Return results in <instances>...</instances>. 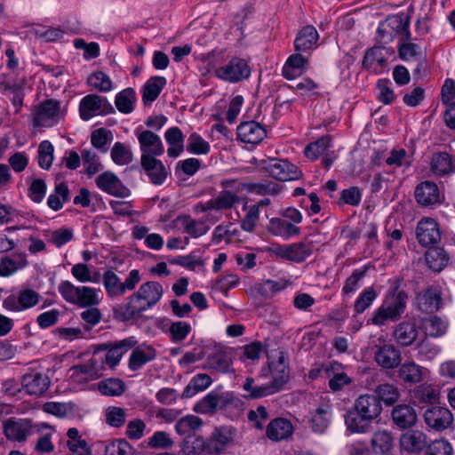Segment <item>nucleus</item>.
Returning <instances> with one entry per match:
<instances>
[{
  "label": "nucleus",
  "instance_id": "1",
  "mask_svg": "<svg viewBox=\"0 0 455 455\" xmlns=\"http://www.w3.org/2000/svg\"><path fill=\"white\" fill-rule=\"evenodd\" d=\"M163 293L164 290L159 283L155 281L147 282L141 284L139 290L128 298L127 303L114 307V315L124 322L139 318L142 312L152 307L160 300Z\"/></svg>",
  "mask_w": 455,
  "mask_h": 455
},
{
  "label": "nucleus",
  "instance_id": "2",
  "mask_svg": "<svg viewBox=\"0 0 455 455\" xmlns=\"http://www.w3.org/2000/svg\"><path fill=\"white\" fill-rule=\"evenodd\" d=\"M408 296L404 291H397L387 296L382 305L376 310L372 323L381 326L387 321H396L403 314Z\"/></svg>",
  "mask_w": 455,
  "mask_h": 455
},
{
  "label": "nucleus",
  "instance_id": "3",
  "mask_svg": "<svg viewBox=\"0 0 455 455\" xmlns=\"http://www.w3.org/2000/svg\"><path fill=\"white\" fill-rule=\"evenodd\" d=\"M58 290L67 302L81 307H94L100 302L98 291L89 286H75L69 281H62Z\"/></svg>",
  "mask_w": 455,
  "mask_h": 455
},
{
  "label": "nucleus",
  "instance_id": "4",
  "mask_svg": "<svg viewBox=\"0 0 455 455\" xmlns=\"http://www.w3.org/2000/svg\"><path fill=\"white\" fill-rule=\"evenodd\" d=\"M270 374L272 381L265 387L267 393L273 395L281 391L290 379L288 358L283 352H279L275 360L268 363L267 367L262 368L261 375L267 377Z\"/></svg>",
  "mask_w": 455,
  "mask_h": 455
},
{
  "label": "nucleus",
  "instance_id": "5",
  "mask_svg": "<svg viewBox=\"0 0 455 455\" xmlns=\"http://www.w3.org/2000/svg\"><path fill=\"white\" fill-rule=\"evenodd\" d=\"M102 282L108 297L123 296L127 291H132L140 282L139 270L132 269L124 282L112 270H107L102 275Z\"/></svg>",
  "mask_w": 455,
  "mask_h": 455
},
{
  "label": "nucleus",
  "instance_id": "6",
  "mask_svg": "<svg viewBox=\"0 0 455 455\" xmlns=\"http://www.w3.org/2000/svg\"><path fill=\"white\" fill-rule=\"evenodd\" d=\"M259 166L271 177L280 181L299 180L302 176L301 171L296 165L283 159H262Z\"/></svg>",
  "mask_w": 455,
  "mask_h": 455
},
{
  "label": "nucleus",
  "instance_id": "7",
  "mask_svg": "<svg viewBox=\"0 0 455 455\" xmlns=\"http://www.w3.org/2000/svg\"><path fill=\"white\" fill-rule=\"evenodd\" d=\"M79 112L83 120H89L95 115L114 113L115 109L106 98L89 94L81 100Z\"/></svg>",
  "mask_w": 455,
  "mask_h": 455
},
{
  "label": "nucleus",
  "instance_id": "8",
  "mask_svg": "<svg viewBox=\"0 0 455 455\" xmlns=\"http://www.w3.org/2000/svg\"><path fill=\"white\" fill-rule=\"evenodd\" d=\"M272 255L282 259L301 263L312 253V245L306 243H295L288 245H275L270 249Z\"/></svg>",
  "mask_w": 455,
  "mask_h": 455
},
{
  "label": "nucleus",
  "instance_id": "9",
  "mask_svg": "<svg viewBox=\"0 0 455 455\" xmlns=\"http://www.w3.org/2000/svg\"><path fill=\"white\" fill-rule=\"evenodd\" d=\"M235 180H228L221 182L223 190L219 195L209 200L208 208H214V210H229L236 204H239L241 198L239 196V188H235Z\"/></svg>",
  "mask_w": 455,
  "mask_h": 455
},
{
  "label": "nucleus",
  "instance_id": "10",
  "mask_svg": "<svg viewBox=\"0 0 455 455\" xmlns=\"http://www.w3.org/2000/svg\"><path fill=\"white\" fill-rule=\"evenodd\" d=\"M251 69L247 62L240 58H233L228 64L215 69V75L221 80L237 83L249 77Z\"/></svg>",
  "mask_w": 455,
  "mask_h": 455
},
{
  "label": "nucleus",
  "instance_id": "11",
  "mask_svg": "<svg viewBox=\"0 0 455 455\" xmlns=\"http://www.w3.org/2000/svg\"><path fill=\"white\" fill-rule=\"evenodd\" d=\"M416 238L423 247H434L441 241L438 223L432 218H424L417 224Z\"/></svg>",
  "mask_w": 455,
  "mask_h": 455
},
{
  "label": "nucleus",
  "instance_id": "12",
  "mask_svg": "<svg viewBox=\"0 0 455 455\" xmlns=\"http://www.w3.org/2000/svg\"><path fill=\"white\" fill-rule=\"evenodd\" d=\"M427 427L435 431H443L449 428L453 422L451 411L445 407L433 406L427 408L423 413Z\"/></svg>",
  "mask_w": 455,
  "mask_h": 455
},
{
  "label": "nucleus",
  "instance_id": "13",
  "mask_svg": "<svg viewBox=\"0 0 455 455\" xmlns=\"http://www.w3.org/2000/svg\"><path fill=\"white\" fill-rule=\"evenodd\" d=\"M74 374L82 380L89 381L100 378L105 370L104 358L100 350L94 352L92 358L84 364L72 368Z\"/></svg>",
  "mask_w": 455,
  "mask_h": 455
},
{
  "label": "nucleus",
  "instance_id": "14",
  "mask_svg": "<svg viewBox=\"0 0 455 455\" xmlns=\"http://www.w3.org/2000/svg\"><path fill=\"white\" fill-rule=\"evenodd\" d=\"M60 114V103L54 100H47L41 103L33 113L35 126L51 127L54 125Z\"/></svg>",
  "mask_w": 455,
  "mask_h": 455
},
{
  "label": "nucleus",
  "instance_id": "15",
  "mask_svg": "<svg viewBox=\"0 0 455 455\" xmlns=\"http://www.w3.org/2000/svg\"><path fill=\"white\" fill-rule=\"evenodd\" d=\"M137 341L133 337L120 340L111 345H101L100 350L104 358V364L114 368L122 358L123 355L133 347Z\"/></svg>",
  "mask_w": 455,
  "mask_h": 455
},
{
  "label": "nucleus",
  "instance_id": "16",
  "mask_svg": "<svg viewBox=\"0 0 455 455\" xmlns=\"http://www.w3.org/2000/svg\"><path fill=\"white\" fill-rule=\"evenodd\" d=\"M141 156L156 157L164 152L161 138L150 130L136 131Z\"/></svg>",
  "mask_w": 455,
  "mask_h": 455
},
{
  "label": "nucleus",
  "instance_id": "17",
  "mask_svg": "<svg viewBox=\"0 0 455 455\" xmlns=\"http://www.w3.org/2000/svg\"><path fill=\"white\" fill-rule=\"evenodd\" d=\"M388 49L375 46L369 49L363 57V66L365 69L375 74H380L387 69Z\"/></svg>",
  "mask_w": 455,
  "mask_h": 455
},
{
  "label": "nucleus",
  "instance_id": "18",
  "mask_svg": "<svg viewBox=\"0 0 455 455\" xmlns=\"http://www.w3.org/2000/svg\"><path fill=\"white\" fill-rule=\"evenodd\" d=\"M374 359L380 367L392 370L401 364L402 353L395 346L384 344L377 347L374 353Z\"/></svg>",
  "mask_w": 455,
  "mask_h": 455
},
{
  "label": "nucleus",
  "instance_id": "19",
  "mask_svg": "<svg viewBox=\"0 0 455 455\" xmlns=\"http://www.w3.org/2000/svg\"><path fill=\"white\" fill-rule=\"evenodd\" d=\"M409 26L410 18L408 16L394 15L379 25V32H388V28H390L394 36H398L401 42H408L411 39Z\"/></svg>",
  "mask_w": 455,
  "mask_h": 455
},
{
  "label": "nucleus",
  "instance_id": "20",
  "mask_svg": "<svg viewBox=\"0 0 455 455\" xmlns=\"http://www.w3.org/2000/svg\"><path fill=\"white\" fill-rule=\"evenodd\" d=\"M95 182L100 189L109 195L119 197H125L129 195V190L113 172L101 173L96 178Z\"/></svg>",
  "mask_w": 455,
  "mask_h": 455
},
{
  "label": "nucleus",
  "instance_id": "21",
  "mask_svg": "<svg viewBox=\"0 0 455 455\" xmlns=\"http://www.w3.org/2000/svg\"><path fill=\"white\" fill-rule=\"evenodd\" d=\"M353 407L371 421L376 419L382 411V405L379 398L371 394L361 395L355 401Z\"/></svg>",
  "mask_w": 455,
  "mask_h": 455
},
{
  "label": "nucleus",
  "instance_id": "22",
  "mask_svg": "<svg viewBox=\"0 0 455 455\" xmlns=\"http://www.w3.org/2000/svg\"><path fill=\"white\" fill-rule=\"evenodd\" d=\"M415 199L422 206H433L441 204V196L437 185L432 181H424L415 189Z\"/></svg>",
  "mask_w": 455,
  "mask_h": 455
},
{
  "label": "nucleus",
  "instance_id": "23",
  "mask_svg": "<svg viewBox=\"0 0 455 455\" xmlns=\"http://www.w3.org/2000/svg\"><path fill=\"white\" fill-rule=\"evenodd\" d=\"M49 385V378L41 372L31 371L22 378V387L30 395H43L48 389Z\"/></svg>",
  "mask_w": 455,
  "mask_h": 455
},
{
  "label": "nucleus",
  "instance_id": "24",
  "mask_svg": "<svg viewBox=\"0 0 455 455\" xmlns=\"http://www.w3.org/2000/svg\"><path fill=\"white\" fill-rule=\"evenodd\" d=\"M32 425L28 419H9L4 425L5 436L13 441L23 442L32 433Z\"/></svg>",
  "mask_w": 455,
  "mask_h": 455
},
{
  "label": "nucleus",
  "instance_id": "25",
  "mask_svg": "<svg viewBox=\"0 0 455 455\" xmlns=\"http://www.w3.org/2000/svg\"><path fill=\"white\" fill-rule=\"evenodd\" d=\"M140 164L155 185H161L166 180L168 172L163 163L156 157L141 156Z\"/></svg>",
  "mask_w": 455,
  "mask_h": 455
},
{
  "label": "nucleus",
  "instance_id": "26",
  "mask_svg": "<svg viewBox=\"0 0 455 455\" xmlns=\"http://www.w3.org/2000/svg\"><path fill=\"white\" fill-rule=\"evenodd\" d=\"M266 135L264 127L255 121L243 122L237 127V136L245 143L258 144Z\"/></svg>",
  "mask_w": 455,
  "mask_h": 455
},
{
  "label": "nucleus",
  "instance_id": "27",
  "mask_svg": "<svg viewBox=\"0 0 455 455\" xmlns=\"http://www.w3.org/2000/svg\"><path fill=\"white\" fill-rule=\"evenodd\" d=\"M418 334L415 323L403 321L395 327L392 337L400 346L409 347L417 339Z\"/></svg>",
  "mask_w": 455,
  "mask_h": 455
},
{
  "label": "nucleus",
  "instance_id": "28",
  "mask_svg": "<svg viewBox=\"0 0 455 455\" xmlns=\"http://www.w3.org/2000/svg\"><path fill=\"white\" fill-rule=\"evenodd\" d=\"M442 303L441 294L435 288L429 287L417 295V304L419 310L432 314L436 312Z\"/></svg>",
  "mask_w": 455,
  "mask_h": 455
},
{
  "label": "nucleus",
  "instance_id": "29",
  "mask_svg": "<svg viewBox=\"0 0 455 455\" xmlns=\"http://www.w3.org/2000/svg\"><path fill=\"white\" fill-rule=\"evenodd\" d=\"M231 442L232 436L228 429L224 427L215 429L206 442V452L210 455H220Z\"/></svg>",
  "mask_w": 455,
  "mask_h": 455
},
{
  "label": "nucleus",
  "instance_id": "30",
  "mask_svg": "<svg viewBox=\"0 0 455 455\" xmlns=\"http://www.w3.org/2000/svg\"><path fill=\"white\" fill-rule=\"evenodd\" d=\"M293 433V427L290 420L284 418H276L271 420L267 427V436L275 442L290 437Z\"/></svg>",
  "mask_w": 455,
  "mask_h": 455
},
{
  "label": "nucleus",
  "instance_id": "31",
  "mask_svg": "<svg viewBox=\"0 0 455 455\" xmlns=\"http://www.w3.org/2000/svg\"><path fill=\"white\" fill-rule=\"evenodd\" d=\"M340 368L341 366L338 363L323 367V371L329 378V387L333 392L342 390L345 386L352 382V379Z\"/></svg>",
  "mask_w": 455,
  "mask_h": 455
},
{
  "label": "nucleus",
  "instance_id": "32",
  "mask_svg": "<svg viewBox=\"0 0 455 455\" xmlns=\"http://www.w3.org/2000/svg\"><path fill=\"white\" fill-rule=\"evenodd\" d=\"M399 366L398 377L405 384L414 385L423 380L424 368L413 361L405 362Z\"/></svg>",
  "mask_w": 455,
  "mask_h": 455
},
{
  "label": "nucleus",
  "instance_id": "33",
  "mask_svg": "<svg viewBox=\"0 0 455 455\" xmlns=\"http://www.w3.org/2000/svg\"><path fill=\"white\" fill-rule=\"evenodd\" d=\"M371 422V419L360 414L354 407L345 414V424L350 433H366L370 430Z\"/></svg>",
  "mask_w": 455,
  "mask_h": 455
},
{
  "label": "nucleus",
  "instance_id": "34",
  "mask_svg": "<svg viewBox=\"0 0 455 455\" xmlns=\"http://www.w3.org/2000/svg\"><path fill=\"white\" fill-rule=\"evenodd\" d=\"M400 444L407 451L419 452L427 447V435L418 430L408 431L402 435Z\"/></svg>",
  "mask_w": 455,
  "mask_h": 455
},
{
  "label": "nucleus",
  "instance_id": "35",
  "mask_svg": "<svg viewBox=\"0 0 455 455\" xmlns=\"http://www.w3.org/2000/svg\"><path fill=\"white\" fill-rule=\"evenodd\" d=\"M392 419L400 428H407L417 421L415 410L407 404L396 405L392 411Z\"/></svg>",
  "mask_w": 455,
  "mask_h": 455
},
{
  "label": "nucleus",
  "instance_id": "36",
  "mask_svg": "<svg viewBox=\"0 0 455 455\" xmlns=\"http://www.w3.org/2000/svg\"><path fill=\"white\" fill-rule=\"evenodd\" d=\"M431 170L438 176L450 174L455 171L451 156L446 152L435 153L431 159Z\"/></svg>",
  "mask_w": 455,
  "mask_h": 455
},
{
  "label": "nucleus",
  "instance_id": "37",
  "mask_svg": "<svg viewBox=\"0 0 455 455\" xmlns=\"http://www.w3.org/2000/svg\"><path fill=\"white\" fill-rule=\"evenodd\" d=\"M204 368L220 372H229L232 371L231 357L226 351H216L207 357Z\"/></svg>",
  "mask_w": 455,
  "mask_h": 455
},
{
  "label": "nucleus",
  "instance_id": "38",
  "mask_svg": "<svg viewBox=\"0 0 455 455\" xmlns=\"http://www.w3.org/2000/svg\"><path fill=\"white\" fill-rule=\"evenodd\" d=\"M319 36L313 26L304 27L298 34L294 46L297 52H305L311 49L318 41Z\"/></svg>",
  "mask_w": 455,
  "mask_h": 455
},
{
  "label": "nucleus",
  "instance_id": "39",
  "mask_svg": "<svg viewBox=\"0 0 455 455\" xmlns=\"http://www.w3.org/2000/svg\"><path fill=\"white\" fill-rule=\"evenodd\" d=\"M156 351L150 347H136L132 350L129 359V368L132 371L140 369L147 363L154 360Z\"/></svg>",
  "mask_w": 455,
  "mask_h": 455
},
{
  "label": "nucleus",
  "instance_id": "40",
  "mask_svg": "<svg viewBox=\"0 0 455 455\" xmlns=\"http://www.w3.org/2000/svg\"><path fill=\"white\" fill-rule=\"evenodd\" d=\"M426 263L430 269L440 272L449 261V256L443 248L430 247L425 254Z\"/></svg>",
  "mask_w": 455,
  "mask_h": 455
},
{
  "label": "nucleus",
  "instance_id": "41",
  "mask_svg": "<svg viewBox=\"0 0 455 455\" xmlns=\"http://www.w3.org/2000/svg\"><path fill=\"white\" fill-rule=\"evenodd\" d=\"M165 84L166 79L164 76H153L149 78L143 87V102L147 104L156 100Z\"/></svg>",
  "mask_w": 455,
  "mask_h": 455
},
{
  "label": "nucleus",
  "instance_id": "42",
  "mask_svg": "<svg viewBox=\"0 0 455 455\" xmlns=\"http://www.w3.org/2000/svg\"><path fill=\"white\" fill-rule=\"evenodd\" d=\"M371 443L375 452L388 454L394 447V438L387 430L378 431L372 435Z\"/></svg>",
  "mask_w": 455,
  "mask_h": 455
},
{
  "label": "nucleus",
  "instance_id": "43",
  "mask_svg": "<svg viewBox=\"0 0 455 455\" xmlns=\"http://www.w3.org/2000/svg\"><path fill=\"white\" fill-rule=\"evenodd\" d=\"M28 264L26 254L14 253L11 257L2 258V276H9Z\"/></svg>",
  "mask_w": 455,
  "mask_h": 455
},
{
  "label": "nucleus",
  "instance_id": "44",
  "mask_svg": "<svg viewBox=\"0 0 455 455\" xmlns=\"http://www.w3.org/2000/svg\"><path fill=\"white\" fill-rule=\"evenodd\" d=\"M375 395L387 406L393 405L400 397L397 387L393 384L384 383L379 385L375 389Z\"/></svg>",
  "mask_w": 455,
  "mask_h": 455
},
{
  "label": "nucleus",
  "instance_id": "45",
  "mask_svg": "<svg viewBox=\"0 0 455 455\" xmlns=\"http://www.w3.org/2000/svg\"><path fill=\"white\" fill-rule=\"evenodd\" d=\"M270 230L275 235L284 238H290L299 233V228L295 225L282 219H272L270 220Z\"/></svg>",
  "mask_w": 455,
  "mask_h": 455
},
{
  "label": "nucleus",
  "instance_id": "46",
  "mask_svg": "<svg viewBox=\"0 0 455 455\" xmlns=\"http://www.w3.org/2000/svg\"><path fill=\"white\" fill-rule=\"evenodd\" d=\"M181 451L185 455H200L206 451V442L201 436L188 435L181 443Z\"/></svg>",
  "mask_w": 455,
  "mask_h": 455
},
{
  "label": "nucleus",
  "instance_id": "47",
  "mask_svg": "<svg viewBox=\"0 0 455 455\" xmlns=\"http://www.w3.org/2000/svg\"><path fill=\"white\" fill-rule=\"evenodd\" d=\"M4 95L8 99L12 105V112L17 114L22 104L24 99V92L22 84H17L13 85L6 84L4 89Z\"/></svg>",
  "mask_w": 455,
  "mask_h": 455
},
{
  "label": "nucleus",
  "instance_id": "48",
  "mask_svg": "<svg viewBox=\"0 0 455 455\" xmlns=\"http://www.w3.org/2000/svg\"><path fill=\"white\" fill-rule=\"evenodd\" d=\"M136 100V93L132 88H127L120 92L116 96V108L124 114L131 113L133 110V104Z\"/></svg>",
  "mask_w": 455,
  "mask_h": 455
},
{
  "label": "nucleus",
  "instance_id": "49",
  "mask_svg": "<svg viewBox=\"0 0 455 455\" xmlns=\"http://www.w3.org/2000/svg\"><path fill=\"white\" fill-rule=\"evenodd\" d=\"M54 191V194L49 196L47 204L51 209L59 211L63 203L69 200V190L64 182H60L56 185Z\"/></svg>",
  "mask_w": 455,
  "mask_h": 455
},
{
  "label": "nucleus",
  "instance_id": "50",
  "mask_svg": "<svg viewBox=\"0 0 455 455\" xmlns=\"http://www.w3.org/2000/svg\"><path fill=\"white\" fill-rule=\"evenodd\" d=\"M112 132L106 128L94 130L91 134L92 145L102 153L108 151V145L112 141Z\"/></svg>",
  "mask_w": 455,
  "mask_h": 455
},
{
  "label": "nucleus",
  "instance_id": "51",
  "mask_svg": "<svg viewBox=\"0 0 455 455\" xmlns=\"http://www.w3.org/2000/svg\"><path fill=\"white\" fill-rule=\"evenodd\" d=\"M81 157L84 172L88 176H92L101 170L102 166L100 158L94 151L83 149L81 151Z\"/></svg>",
  "mask_w": 455,
  "mask_h": 455
},
{
  "label": "nucleus",
  "instance_id": "52",
  "mask_svg": "<svg viewBox=\"0 0 455 455\" xmlns=\"http://www.w3.org/2000/svg\"><path fill=\"white\" fill-rule=\"evenodd\" d=\"M113 162L118 165L128 164L132 161V153L129 147L122 142H116L110 152Z\"/></svg>",
  "mask_w": 455,
  "mask_h": 455
},
{
  "label": "nucleus",
  "instance_id": "53",
  "mask_svg": "<svg viewBox=\"0 0 455 455\" xmlns=\"http://www.w3.org/2000/svg\"><path fill=\"white\" fill-rule=\"evenodd\" d=\"M203 425L202 419L195 415H188L181 418L175 425L180 435H189L191 432L199 429Z\"/></svg>",
  "mask_w": 455,
  "mask_h": 455
},
{
  "label": "nucleus",
  "instance_id": "54",
  "mask_svg": "<svg viewBox=\"0 0 455 455\" xmlns=\"http://www.w3.org/2000/svg\"><path fill=\"white\" fill-rule=\"evenodd\" d=\"M331 138L323 136L316 141L310 143L305 148V155L307 158L315 160L330 147Z\"/></svg>",
  "mask_w": 455,
  "mask_h": 455
},
{
  "label": "nucleus",
  "instance_id": "55",
  "mask_svg": "<svg viewBox=\"0 0 455 455\" xmlns=\"http://www.w3.org/2000/svg\"><path fill=\"white\" fill-rule=\"evenodd\" d=\"M87 83L100 92H109L112 89V82L109 76L102 71H97L90 75Z\"/></svg>",
  "mask_w": 455,
  "mask_h": 455
},
{
  "label": "nucleus",
  "instance_id": "56",
  "mask_svg": "<svg viewBox=\"0 0 455 455\" xmlns=\"http://www.w3.org/2000/svg\"><path fill=\"white\" fill-rule=\"evenodd\" d=\"M181 224L185 228V231L192 235L193 237H198L206 234L209 230V227L202 221H196L190 216H184L181 218Z\"/></svg>",
  "mask_w": 455,
  "mask_h": 455
},
{
  "label": "nucleus",
  "instance_id": "57",
  "mask_svg": "<svg viewBox=\"0 0 455 455\" xmlns=\"http://www.w3.org/2000/svg\"><path fill=\"white\" fill-rule=\"evenodd\" d=\"M133 447L125 440L112 441L105 447V455H133Z\"/></svg>",
  "mask_w": 455,
  "mask_h": 455
},
{
  "label": "nucleus",
  "instance_id": "58",
  "mask_svg": "<svg viewBox=\"0 0 455 455\" xmlns=\"http://www.w3.org/2000/svg\"><path fill=\"white\" fill-rule=\"evenodd\" d=\"M377 298V292L373 287H368L360 293L356 299L354 309L357 314L364 312Z\"/></svg>",
  "mask_w": 455,
  "mask_h": 455
},
{
  "label": "nucleus",
  "instance_id": "59",
  "mask_svg": "<svg viewBox=\"0 0 455 455\" xmlns=\"http://www.w3.org/2000/svg\"><path fill=\"white\" fill-rule=\"evenodd\" d=\"M99 390L105 395H120L124 391V384L119 379H108L99 383Z\"/></svg>",
  "mask_w": 455,
  "mask_h": 455
},
{
  "label": "nucleus",
  "instance_id": "60",
  "mask_svg": "<svg viewBox=\"0 0 455 455\" xmlns=\"http://www.w3.org/2000/svg\"><path fill=\"white\" fill-rule=\"evenodd\" d=\"M327 411L323 408L315 410L310 420L312 431L315 434H323L329 426L330 419L326 416Z\"/></svg>",
  "mask_w": 455,
  "mask_h": 455
},
{
  "label": "nucleus",
  "instance_id": "61",
  "mask_svg": "<svg viewBox=\"0 0 455 455\" xmlns=\"http://www.w3.org/2000/svg\"><path fill=\"white\" fill-rule=\"evenodd\" d=\"M53 146L48 140L40 143L38 148V164L43 169H49L53 160Z\"/></svg>",
  "mask_w": 455,
  "mask_h": 455
},
{
  "label": "nucleus",
  "instance_id": "62",
  "mask_svg": "<svg viewBox=\"0 0 455 455\" xmlns=\"http://www.w3.org/2000/svg\"><path fill=\"white\" fill-rule=\"evenodd\" d=\"M426 333L432 337L442 336L446 330L444 323L437 316H429L423 321Z\"/></svg>",
  "mask_w": 455,
  "mask_h": 455
},
{
  "label": "nucleus",
  "instance_id": "63",
  "mask_svg": "<svg viewBox=\"0 0 455 455\" xmlns=\"http://www.w3.org/2000/svg\"><path fill=\"white\" fill-rule=\"evenodd\" d=\"M106 422L113 427H120L125 423L126 413L123 408L111 406L106 410Z\"/></svg>",
  "mask_w": 455,
  "mask_h": 455
},
{
  "label": "nucleus",
  "instance_id": "64",
  "mask_svg": "<svg viewBox=\"0 0 455 455\" xmlns=\"http://www.w3.org/2000/svg\"><path fill=\"white\" fill-rule=\"evenodd\" d=\"M452 451L451 443L444 439H440L434 441L427 446L426 455H451Z\"/></svg>",
  "mask_w": 455,
  "mask_h": 455
}]
</instances>
